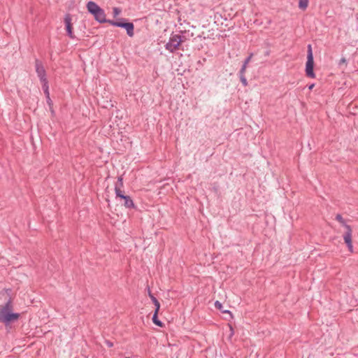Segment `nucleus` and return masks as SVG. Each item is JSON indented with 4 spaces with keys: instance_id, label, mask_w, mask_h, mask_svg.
Segmentation results:
<instances>
[{
    "instance_id": "f257e3e1",
    "label": "nucleus",
    "mask_w": 358,
    "mask_h": 358,
    "mask_svg": "<svg viewBox=\"0 0 358 358\" xmlns=\"http://www.w3.org/2000/svg\"><path fill=\"white\" fill-rule=\"evenodd\" d=\"M20 317L18 313H12L10 302H8L0 308V322L8 324L10 322L17 320Z\"/></svg>"
},
{
    "instance_id": "f03ea898",
    "label": "nucleus",
    "mask_w": 358,
    "mask_h": 358,
    "mask_svg": "<svg viewBox=\"0 0 358 358\" xmlns=\"http://www.w3.org/2000/svg\"><path fill=\"white\" fill-rule=\"evenodd\" d=\"M87 8L88 12L94 16L97 22L99 23H108L109 20L106 19L105 11L95 2L89 1L87 3Z\"/></svg>"
},
{
    "instance_id": "7ed1b4c3",
    "label": "nucleus",
    "mask_w": 358,
    "mask_h": 358,
    "mask_svg": "<svg viewBox=\"0 0 358 358\" xmlns=\"http://www.w3.org/2000/svg\"><path fill=\"white\" fill-rule=\"evenodd\" d=\"M184 41L182 37L178 34H172L165 48L171 52H175L178 49L180 45Z\"/></svg>"
},
{
    "instance_id": "20e7f679",
    "label": "nucleus",
    "mask_w": 358,
    "mask_h": 358,
    "mask_svg": "<svg viewBox=\"0 0 358 358\" xmlns=\"http://www.w3.org/2000/svg\"><path fill=\"white\" fill-rule=\"evenodd\" d=\"M314 61L310 45H308L307 62L306 64V74L308 77L314 78L315 75L313 71Z\"/></svg>"
},
{
    "instance_id": "39448f33",
    "label": "nucleus",
    "mask_w": 358,
    "mask_h": 358,
    "mask_svg": "<svg viewBox=\"0 0 358 358\" xmlns=\"http://www.w3.org/2000/svg\"><path fill=\"white\" fill-rule=\"evenodd\" d=\"M108 23L113 26L122 27L126 29L129 36L132 37L134 34V27L131 22H120L114 20H108Z\"/></svg>"
},
{
    "instance_id": "423d86ee",
    "label": "nucleus",
    "mask_w": 358,
    "mask_h": 358,
    "mask_svg": "<svg viewBox=\"0 0 358 358\" xmlns=\"http://www.w3.org/2000/svg\"><path fill=\"white\" fill-rule=\"evenodd\" d=\"M35 66H36V73H37L38 78H40V80L42 83H45V85L46 84H48V81L46 79L45 71V69H44L42 63L39 60H36Z\"/></svg>"
},
{
    "instance_id": "0eeeda50",
    "label": "nucleus",
    "mask_w": 358,
    "mask_h": 358,
    "mask_svg": "<svg viewBox=\"0 0 358 358\" xmlns=\"http://www.w3.org/2000/svg\"><path fill=\"white\" fill-rule=\"evenodd\" d=\"M64 22L66 25V30L67 32L68 36L71 38H74L75 36L73 33V27L71 24V17L69 15H66L64 17Z\"/></svg>"
},
{
    "instance_id": "6e6552de",
    "label": "nucleus",
    "mask_w": 358,
    "mask_h": 358,
    "mask_svg": "<svg viewBox=\"0 0 358 358\" xmlns=\"http://www.w3.org/2000/svg\"><path fill=\"white\" fill-rule=\"evenodd\" d=\"M346 232L343 235V239L346 244L352 243V230L350 225H345Z\"/></svg>"
},
{
    "instance_id": "1a4fd4ad",
    "label": "nucleus",
    "mask_w": 358,
    "mask_h": 358,
    "mask_svg": "<svg viewBox=\"0 0 358 358\" xmlns=\"http://www.w3.org/2000/svg\"><path fill=\"white\" fill-rule=\"evenodd\" d=\"M121 199L124 200L123 205L127 208H134V203L133 200L131 199L129 196H124V198H122Z\"/></svg>"
},
{
    "instance_id": "9d476101",
    "label": "nucleus",
    "mask_w": 358,
    "mask_h": 358,
    "mask_svg": "<svg viewBox=\"0 0 358 358\" xmlns=\"http://www.w3.org/2000/svg\"><path fill=\"white\" fill-rule=\"evenodd\" d=\"M309 0H299V8L303 10L308 8Z\"/></svg>"
},
{
    "instance_id": "9b49d317",
    "label": "nucleus",
    "mask_w": 358,
    "mask_h": 358,
    "mask_svg": "<svg viewBox=\"0 0 358 358\" xmlns=\"http://www.w3.org/2000/svg\"><path fill=\"white\" fill-rule=\"evenodd\" d=\"M123 187V178L122 176H120L117 178V181L115 183V190L117 189H122Z\"/></svg>"
},
{
    "instance_id": "f8f14e48",
    "label": "nucleus",
    "mask_w": 358,
    "mask_h": 358,
    "mask_svg": "<svg viewBox=\"0 0 358 358\" xmlns=\"http://www.w3.org/2000/svg\"><path fill=\"white\" fill-rule=\"evenodd\" d=\"M157 314L158 313H155L153 316H152V322L157 326L159 327H162V322L161 321H159L157 318Z\"/></svg>"
},
{
    "instance_id": "ddd939ff",
    "label": "nucleus",
    "mask_w": 358,
    "mask_h": 358,
    "mask_svg": "<svg viewBox=\"0 0 358 358\" xmlns=\"http://www.w3.org/2000/svg\"><path fill=\"white\" fill-rule=\"evenodd\" d=\"M336 220L338 222H339L345 228V225H348L346 224L345 220L343 218V217L340 214L336 215Z\"/></svg>"
},
{
    "instance_id": "4468645a",
    "label": "nucleus",
    "mask_w": 358,
    "mask_h": 358,
    "mask_svg": "<svg viewBox=\"0 0 358 358\" xmlns=\"http://www.w3.org/2000/svg\"><path fill=\"white\" fill-rule=\"evenodd\" d=\"M115 195H116V198H120V199H122V198H124V196H125L124 194V192L122 190V189H117L115 190Z\"/></svg>"
},
{
    "instance_id": "2eb2a0df",
    "label": "nucleus",
    "mask_w": 358,
    "mask_h": 358,
    "mask_svg": "<svg viewBox=\"0 0 358 358\" xmlns=\"http://www.w3.org/2000/svg\"><path fill=\"white\" fill-rule=\"evenodd\" d=\"M122 12V10L119 8L115 7L113 9V16L115 17L119 15Z\"/></svg>"
},
{
    "instance_id": "dca6fc26",
    "label": "nucleus",
    "mask_w": 358,
    "mask_h": 358,
    "mask_svg": "<svg viewBox=\"0 0 358 358\" xmlns=\"http://www.w3.org/2000/svg\"><path fill=\"white\" fill-rule=\"evenodd\" d=\"M43 83V89H44V92L46 95V98H48L49 100H50V94H49V90H48V86L47 85V84L45 85V83Z\"/></svg>"
},
{
    "instance_id": "f3484780",
    "label": "nucleus",
    "mask_w": 358,
    "mask_h": 358,
    "mask_svg": "<svg viewBox=\"0 0 358 358\" xmlns=\"http://www.w3.org/2000/svg\"><path fill=\"white\" fill-rule=\"evenodd\" d=\"M239 76H240L241 82L242 83L243 86H245V87L247 86L248 85V81H247V79H246L245 75H241Z\"/></svg>"
},
{
    "instance_id": "a211bd4d",
    "label": "nucleus",
    "mask_w": 358,
    "mask_h": 358,
    "mask_svg": "<svg viewBox=\"0 0 358 358\" xmlns=\"http://www.w3.org/2000/svg\"><path fill=\"white\" fill-rule=\"evenodd\" d=\"M154 304L155 306V313H158V311H159V310L160 308V303H159V302H157V303H154Z\"/></svg>"
},
{
    "instance_id": "6ab92c4d",
    "label": "nucleus",
    "mask_w": 358,
    "mask_h": 358,
    "mask_svg": "<svg viewBox=\"0 0 358 358\" xmlns=\"http://www.w3.org/2000/svg\"><path fill=\"white\" fill-rule=\"evenodd\" d=\"M252 56H253V54H252V53H251V54H250V55H249V56L245 59V62L246 64H248V63L250 62V60H251V59H252Z\"/></svg>"
},
{
    "instance_id": "aec40b11",
    "label": "nucleus",
    "mask_w": 358,
    "mask_h": 358,
    "mask_svg": "<svg viewBox=\"0 0 358 358\" xmlns=\"http://www.w3.org/2000/svg\"><path fill=\"white\" fill-rule=\"evenodd\" d=\"M245 71H246V68H245L244 66H242L239 71V76L245 75Z\"/></svg>"
},
{
    "instance_id": "412c9836",
    "label": "nucleus",
    "mask_w": 358,
    "mask_h": 358,
    "mask_svg": "<svg viewBox=\"0 0 358 358\" xmlns=\"http://www.w3.org/2000/svg\"><path fill=\"white\" fill-rule=\"evenodd\" d=\"M149 295H150L153 303H157V302H159L157 301V299L153 295H152L150 293H149Z\"/></svg>"
},
{
    "instance_id": "4be33fe9",
    "label": "nucleus",
    "mask_w": 358,
    "mask_h": 358,
    "mask_svg": "<svg viewBox=\"0 0 358 358\" xmlns=\"http://www.w3.org/2000/svg\"><path fill=\"white\" fill-rule=\"evenodd\" d=\"M349 250L352 252H353V246H352V243H348L346 244Z\"/></svg>"
},
{
    "instance_id": "5701e85b",
    "label": "nucleus",
    "mask_w": 358,
    "mask_h": 358,
    "mask_svg": "<svg viewBox=\"0 0 358 358\" xmlns=\"http://www.w3.org/2000/svg\"><path fill=\"white\" fill-rule=\"evenodd\" d=\"M215 306L218 309H221V308H222V304L218 301H215Z\"/></svg>"
},
{
    "instance_id": "b1692460",
    "label": "nucleus",
    "mask_w": 358,
    "mask_h": 358,
    "mask_svg": "<svg viewBox=\"0 0 358 358\" xmlns=\"http://www.w3.org/2000/svg\"><path fill=\"white\" fill-rule=\"evenodd\" d=\"M248 64H246V63L244 62V63H243V66H244L245 68H246V69H247V66H248Z\"/></svg>"
},
{
    "instance_id": "393cba45",
    "label": "nucleus",
    "mask_w": 358,
    "mask_h": 358,
    "mask_svg": "<svg viewBox=\"0 0 358 358\" xmlns=\"http://www.w3.org/2000/svg\"><path fill=\"white\" fill-rule=\"evenodd\" d=\"M47 102L49 105L51 104V99H50V100L47 98Z\"/></svg>"
},
{
    "instance_id": "a878e982",
    "label": "nucleus",
    "mask_w": 358,
    "mask_h": 358,
    "mask_svg": "<svg viewBox=\"0 0 358 358\" xmlns=\"http://www.w3.org/2000/svg\"><path fill=\"white\" fill-rule=\"evenodd\" d=\"M345 59H341V63H345Z\"/></svg>"
},
{
    "instance_id": "bb28decb",
    "label": "nucleus",
    "mask_w": 358,
    "mask_h": 358,
    "mask_svg": "<svg viewBox=\"0 0 358 358\" xmlns=\"http://www.w3.org/2000/svg\"><path fill=\"white\" fill-rule=\"evenodd\" d=\"M313 87H314V85L313 84V85H310L309 89L312 90L313 88Z\"/></svg>"
},
{
    "instance_id": "cd10ccee",
    "label": "nucleus",
    "mask_w": 358,
    "mask_h": 358,
    "mask_svg": "<svg viewBox=\"0 0 358 358\" xmlns=\"http://www.w3.org/2000/svg\"><path fill=\"white\" fill-rule=\"evenodd\" d=\"M108 346H110V347H111V346L113 345V344H112L111 343H110V342H108Z\"/></svg>"
},
{
    "instance_id": "c85d7f7f",
    "label": "nucleus",
    "mask_w": 358,
    "mask_h": 358,
    "mask_svg": "<svg viewBox=\"0 0 358 358\" xmlns=\"http://www.w3.org/2000/svg\"><path fill=\"white\" fill-rule=\"evenodd\" d=\"M126 358H129V357H126Z\"/></svg>"
}]
</instances>
